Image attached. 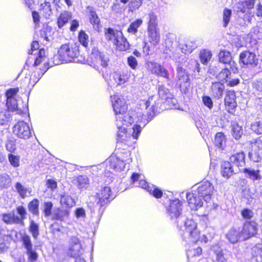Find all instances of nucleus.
Returning <instances> with one entry per match:
<instances>
[{"label":"nucleus","mask_w":262,"mask_h":262,"mask_svg":"<svg viewBox=\"0 0 262 262\" xmlns=\"http://www.w3.org/2000/svg\"><path fill=\"white\" fill-rule=\"evenodd\" d=\"M202 100L204 105L209 109H211L213 107V102L209 96H203L202 97Z\"/></svg>","instance_id":"nucleus-63"},{"label":"nucleus","mask_w":262,"mask_h":262,"mask_svg":"<svg viewBox=\"0 0 262 262\" xmlns=\"http://www.w3.org/2000/svg\"><path fill=\"white\" fill-rule=\"evenodd\" d=\"M133 132L131 134L132 138L133 141H135L137 140L141 130L142 128L140 125L138 124H135L133 127Z\"/></svg>","instance_id":"nucleus-56"},{"label":"nucleus","mask_w":262,"mask_h":262,"mask_svg":"<svg viewBox=\"0 0 262 262\" xmlns=\"http://www.w3.org/2000/svg\"><path fill=\"white\" fill-rule=\"evenodd\" d=\"M123 147L124 146L117 147L118 157L123 161L125 164H130L132 162L131 152L129 150L123 148Z\"/></svg>","instance_id":"nucleus-31"},{"label":"nucleus","mask_w":262,"mask_h":262,"mask_svg":"<svg viewBox=\"0 0 262 262\" xmlns=\"http://www.w3.org/2000/svg\"><path fill=\"white\" fill-rule=\"evenodd\" d=\"M246 155L244 151H241L232 155L230 158V162L237 167H243L245 164Z\"/></svg>","instance_id":"nucleus-27"},{"label":"nucleus","mask_w":262,"mask_h":262,"mask_svg":"<svg viewBox=\"0 0 262 262\" xmlns=\"http://www.w3.org/2000/svg\"><path fill=\"white\" fill-rule=\"evenodd\" d=\"M218 59L220 63L224 64L229 66L230 70L234 73H237L238 72V68L237 63L233 60L232 56L230 52L221 50L218 54Z\"/></svg>","instance_id":"nucleus-15"},{"label":"nucleus","mask_w":262,"mask_h":262,"mask_svg":"<svg viewBox=\"0 0 262 262\" xmlns=\"http://www.w3.org/2000/svg\"><path fill=\"white\" fill-rule=\"evenodd\" d=\"M250 145L252 148L262 147V139L261 137H258L250 142Z\"/></svg>","instance_id":"nucleus-62"},{"label":"nucleus","mask_w":262,"mask_h":262,"mask_svg":"<svg viewBox=\"0 0 262 262\" xmlns=\"http://www.w3.org/2000/svg\"><path fill=\"white\" fill-rule=\"evenodd\" d=\"M232 135L236 140L241 138L243 135V129L238 124H234L232 126Z\"/></svg>","instance_id":"nucleus-51"},{"label":"nucleus","mask_w":262,"mask_h":262,"mask_svg":"<svg viewBox=\"0 0 262 262\" xmlns=\"http://www.w3.org/2000/svg\"><path fill=\"white\" fill-rule=\"evenodd\" d=\"M6 105L8 111L11 112L15 111L17 108V99L6 98Z\"/></svg>","instance_id":"nucleus-48"},{"label":"nucleus","mask_w":262,"mask_h":262,"mask_svg":"<svg viewBox=\"0 0 262 262\" xmlns=\"http://www.w3.org/2000/svg\"><path fill=\"white\" fill-rule=\"evenodd\" d=\"M11 182L10 178L8 175H0V188H7Z\"/></svg>","instance_id":"nucleus-54"},{"label":"nucleus","mask_w":262,"mask_h":262,"mask_svg":"<svg viewBox=\"0 0 262 262\" xmlns=\"http://www.w3.org/2000/svg\"><path fill=\"white\" fill-rule=\"evenodd\" d=\"M27 85H28V84L27 83V84H25L23 86H20V87L9 88L8 89H7L5 92V96L6 98H11V99L16 98V96L17 93L19 92V89H23V88H25V87H26V86H27Z\"/></svg>","instance_id":"nucleus-44"},{"label":"nucleus","mask_w":262,"mask_h":262,"mask_svg":"<svg viewBox=\"0 0 262 262\" xmlns=\"http://www.w3.org/2000/svg\"><path fill=\"white\" fill-rule=\"evenodd\" d=\"M232 15V11L228 8H225L223 12V27L226 28L230 22Z\"/></svg>","instance_id":"nucleus-50"},{"label":"nucleus","mask_w":262,"mask_h":262,"mask_svg":"<svg viewBox=\"0 0 262 262\" xmlns=\"http://www.w3.org/2000/svg\"><path fill=\"white\" fill-rule=\"evenodd\" d=\"M29 231L34 239H37L39 235V225L34 221H30Z\"/></svg>","instance_id":"nucleus-46"},{"label":"nucleus","mask_w":262,"mask_h":262,"mask_svg":"<svg viewBox=\"0 0 262 262\" xmlns=\"http://www.w3.org/2000/svg\"><path fill=\"white\" fill-rule=\"evenodd\" d=\"M71 17V15L68 11H64L60 13L57 18V25L58 27L61 28L68 22Z\"/></svg>","instance_id":"nucleus-35"},{"label":"nucleus","mask_w":262,"mask_h":262,"mask_svg":"<svg viewBox=\"0 0 262 262\" xmlns=\"http://www.w3.org/2000/svg\"><path fill=\"white\" fill-rule=\"evenodd\" d=\"M224 103L227 111L229 114L235 115L236 108L237 105L234 91L228 90L227 91L224 98Z\"/></svg>","instance_id":"nucleus-21"},{"label":"nucleus","mask_w":262,"mask_h":262,"mask_svg":"<svg viewBox=\"0 0 262 262\" xmlns=\"http://www.w3.org/2000/svg\"><path fill=\"white\" fill-rule=\"evenodd\" d=\"M80 55L79 45L73 41L61 45L56 56L61 63H67L78 60Z\"/></svg>","instance_id":"nucleus-5"},{"label":"nucleus","mask_w":262,"mask_h":262,"mask_svg":"<svg viewBox=\"0 0 262 262\" xmlns=\"http://www.w3.org/2000/svg\"><path fill=\"white\" fill-rule=\"evenodd\" d=\"M216 259L215 262H227L226 258L224 257L223 252L221 250L215 252Z\"/></svg>","instance_id":"nucleus-64"},{"label":"nucleus","mask_w":262,"mask_h":262,"mask_svg":"<svg viewBox=\"0 0 262 262\" xmlns=\"http://www.w3.org/2000/svg\"><path fill=\"white\" fill-rule=\"evenodd\" d=\"M149 193L156 199H160L163 194L162 190L158 187L155 186L154 189H148Z\"/></svg>","instance_id":"nucleus-55"},{"label":"nucleus","mask_w":262,"mask_h":262,"mask_svg":"<svg viewBox=\"0 0 262 262\" xmlns=\"http://www.w3.org/2000/svg\"><path fill=\"white\" fill-rule=\"evenodd\" d=\"M8 159L10 165L14 168H17L20 166V156L15 155L14 153H9Z\"/></svg>","instance_id":"nucleus-45"},{"label":"nucleus","mask_w":262,"mask_h":262,"mask_svg":"<svg viewBox=\"0 0 262 262\" xmlns=\"http://www.w3.org/2000/svg\"><path fill=\"white\" fill-rule=\"evenodd\" d=\"M123 162L118 157H112L109 160V165L111 168L116 171L123 170L125 166Z\"/></svg>","instance_id":"nucleus-32"},{"label":"nucleus","mask_w":262,"mask_h":262,"mask_svg":"<svg viewBox=\"0 0 262 262\" xmlns=\"http://www.w3.org/2000/svg\"><path fill=\"white\" fill-rule=\"evenodd\" d=\"M39 202V200L34 198L28 203V208L29 211L34 215L38 216Z\"/></svg>","instance_id":"nucleus-37"},{"label":"nucleus","mask_w":262,"mask_h":262,"mask_svg":"<svg viewBox=\"0 0 262 262\" xmlns=\"http://www.w3.org/2000/svg\"><path fill=\"white\" fill-rule=\"evenodd\" d=\"M130 75L127 71H114L110 74L109 83L111 86H118L127 82Z\"/></svg>","instance_id":"nucleus-14"},{"label":"nucleus","mask_w":262,"mask_h":262,"mask_svg":"<svg viewBox=\"0 0 262 262\" xmlns=\"http://www.w3.org/2000/svg\"><path fill=\"white\" fill-rule=\"evenodd\" d=\"M226 238L232 244H235L242 241V236L241 231H237L235 228H231L226 235Z\"/></svg>","instance_id":"nucleus-30"},{"label":"nucleus","mask_w":262,"mask_h":262,"mask_svg":"<svg viewBox=\"0 0 262 262\" xmlns=\"http://www.w3.org/2000/svg\"><path fill=\"white\" fill-rule=\"evenodd\" d=\"M212 56L211 52L206 49L202 50L199 53L200 61L204 65L207 64L208 62L211 59Z\"/></svg>","instance_id":"nucleus-40"},{"label":"nucleus","mask_w":262,"mask_h":262,"mask_svg":"<svg viewBox=\"0 0 262 262\" xmlns=\"http://www.w3.org/2000/svg\"><path fill=\"white\" fill-rule=\"evenodd\" d=\"M16 211L19 216L11 213H4L2 214V220L4 223L7 225L19 224L24 225V220L27 218V212L26 208L23 205H19L16 207Z\"/></svg>","instance_id":"nucleus-8"},{"label":"nucleus","mask_w":262,"mask_h":262,"mask_svg":"<svg viewBox=\"0 0 262 262\" xmlns=\"http://www.w3.org/2000/svg\"><path fill=\"white\" fill-rule=\"evenodd\" d=\"M256 1L243 0L238 3L237 8L241 12L244 13L247 10H251L254 8Z\"/></svg>","instance_id":"nucleus-33"},{"label":"nucleus","mask_w":262,"mask_h":262,"mask_svg":"<svg viewBox=\"0 0 262 262\" xmlns=\"http://www.w3.org/2000/svg\"><path fill=\"white\" fill-rule=\"evenodd\" d=\"M226 141V138L223 133L218 132L215 134L214 138V144L219 147L223 146V143Z\"/></svg>","instance_id":"nucleus-49"},{"label":"nucleus","mask_w":262,"mask_h":262,"mask_svg":"<svg viewBox=\"0 0 262 262\" xmlns=\"http://www.w3.org/2000/svg\"><path fill=\"white\" fill-rule=\"evenodd\" d=\"M113 199V192L108 186L102 187L95 195L96 203L101 207L106 206Z\"/></svg>","instance_id":"nucleus-13"},{"label":"nucleus","mask_w":262,"mask_h":262,"mask_svg":"<svg viewBox=\"0 0 262 262\" xmlns=\"http://www.w3.org/2000/svg\"><path fill=\"white\" fill-rule=\"evenodd\" d=\"M21 241L24 247L26 249V253L28 255V262L36 261L38 258V254L33 249L30 237L27 234H25L21 236Z\"/></svg>","instance_id":"nucleus-19"},{"label":"nucleus","mask_w":262,"mask_h":262,"mask_svg":"<svg viewBox=\"0 0 262 262\" xmlns=\"http://www.w3.org/2000/svg\"><path fill=\"white\" fill-rule=\"evenodd\" d=\"M161 41L160 30L158 27L157 16L152 12L148 14L147 26V36L143 41L142 49L145 55H148L152 49L159 45Z\"/></svg>","instance_id":"nucleus-1"},{"label":"nucleus","mask_w":262,"mask_h":262,"mask_svg":"<svg viewBox=\"0 0 262 262\" xmlns=\"http://www.w3.org/2000/svg\"><path fill=\"white\" fill-rule=\"evenodd\" d=\"M13 134L19 139L27 140L32 137V129L24 121H18L13 127Z\"/></svg>","instance_id":"nucleus-11"},{"label":"nucleus","mask_w":262,"mask_h":262,"mask_svg":"<svg viewBox=\"0 0 262 262\" xmlns=\"http://www.w3.org/2000/svg\"><path fill=\"white\" fill-rule=\"evenodd\" d=\"M104 34L107 40L113 42L116 51L125 52L130 49V45L121 31L108 28Z\"/></svg>","instance_id":"nucleus-6"},{"label":"nucleus","mask_w":262,"mask_h":262,"mask_svg":"<svg viewBox=\"0 0 262 262\" xmlns=\"http://www.w3.org/2000/svg\"><path fill=\"white\" fill-rule=\"evenodd\" d=\"M6 148L9 153H14L16 149L15 141L11 139L8 140L6 144Z\"/></svg>","instance_id":"nucleus-57"},{"label":"nucleus","mask_w":262,"mask_h":262,"mask_svg":"<svg viewBox=\"0 0 262 262\" xmlns=\"http://www.w3.org/2000/svg\"><path fill=\"white\" fill-rule=\"evenodd\" d=\"M177 72V84L181 92L186 93L189 91L190 86L189 74L182 67H178Z\"/></svg>","instance_id":"nucleus-12"},{"label":"nucleus","mask_w":262,"mask_h":262,"mask_svg":"<svg viewBox=\"0 0 262 262\" xmlns=\"http://www.w3.org/2000/svg\"><path fill=\"white\" fill-rule=\"evenodd\" d=\"M158 93L159 99L162 103L169 105L172 102V95L170 93L169 90L164 85L162 84L159 86Z\"/></svg>","instance_id":"nucleus-25"},{"label":"nucleus","mask_w":262,"mask_h":262,"mask_svg":"<svg viewBox=\"0 0 262 262\" xmlns=\"http://www.w3.org/2000/svg\"><path fill=\"white\" fill-rule=\"evenodd\" d=\"M78 39L79 43L85 48H88L89 37L84 30H80L78 32Z\"/></svg>","instance_id":"nucleus-43"},{"label":"nucleus","mask_w":262,"mask_h":262,"mask_svg":"<svg viewBox=\"0 0 262 262\" xmlns=\"http://www.w3.org/2000/svg\"><path fill=\"white\" fill-rule=\"evenodd\" d=\"M224 89V83L219 81L214 82L211 85L210 92L214 98L220 99L223 96Z\"/></svg>","instance_id":"nucleus-26"},{"label":"nucleus","mask_w":262,"mask_h":262,"mask_svg":"<svg viewBox=\"0 0 262 262\" xmlns=\"http://www.w3.org/2000/svg\"><path fill=\"white\" fill-rule=\"evenodd\" d=\"M186 198L188 205L192 210H197L203 205V199L194 190L188 192Z\"/></svg>","instance_id":"nucleus-24"},{"label":"nucleus","mask_w":262,"mask_h":262,"mask_svg":"<svg viewBox=\"0 0 262 262\" xmlns=\"http://www.w3.org/2000/svg\"><path fill=\"white\" fill-rule=\"evenodd\" d=\"M86 14L90 23L93 27V28L97 32H100L102 28V25L101 24L100 18H99L96 9L91 6H86Z\"/></svg>","instance_id":"nucleus-20"},{"label":"nucleus","mask_w":262,"mask_h":262,"mask_svg":"<svg viewBox=\"0 0 262 262\" xmlns=\"http://www.w3.org/2000/svg\"><path fill=\"white\" fill-rule=\"evenodd\" d=\"M143 20L141 18H138L130 23L127 29V32L133 35H136L138 32V29L142 25Z\"/></svg>","instance_id":"nucleus-36"},{"label":"nucleus","mask_w":262,"mask_h":262,"mask_svg":"<svg viewBox=\"0 0 262 262\" xmlns=\"http://www.w3.org/2000/svg\"><path fill=\"white\" fill-rule=\"evenodd\" d=\"M180 235L184 241H188L192 244H196L199 242L206 243L208 242L206 235H201L197 223L191 219L186 220L184 223V229L181 231Z\"/></svg>","instance_id":"nucleus-3"},{"label":"nucleus","mask_w":262,"mask_h":262,"mask_svg":"<svg viewBox=\"0 0 262 262\" xmlns=\"http://www.w3.org/2000/svg\"><path fill=\"white\" fill-rule=\"evenodd\" d=\"M112 107L116 117L117 125L132 124V117L127 113L128 105L125 99L117 95L111 96Z\"/></svg>","instance_id":"nucleus-2"},{"label":"nucleus","mask_w":262,"mask_h":262,"mask_svg":"<svg viewBox=\"0 0 262 262\" xmlns=\"http://www.w3.org/2000/svg\"><path fill=\"white\" fill-rule=\"evenodd\" d=\"M53 203L51 201L45 202L42 212L45 216L48 217L51 215L53 208Z\"/></svg>","instance_id":"nucleus-53"},{"label":"nucleus","mask_w":262,"mask_h":262,"mask_svg":"<svg viewBox=\"0 0 262 262\" xmlns=\"http://www.w3.org/2000/svg\"><path fill=\"white\" fill-rule=\"evenodd\" d=\"M202 253V248L198 246L195 248H189L187 250V254L188 257H198L200 256Z\"/></svg>","instance_id":"nucleus-52"},{"label":"nucleus","mask_w":262,"mask_h":262,"mask_svg":"<svg viewBox=\"0 0 262 262\" xmlns=\"http://www.w3.org/2000/svg\"><path fill=\"white\" fill-rule=\"evenodd\" d=\"M15 188L21 199L26 198L32 193L31 188L25 187L20 182L15 183Z\"/></svg>","instance_id":"nucleus-34"},{"label":"nucleus","mask_w":262,"mask_h":262,"mask_svg":"<svg viewBox=\"0 0 262 262\" xmlns=\"http://www.w3.org/2000/svg\"><path fill=\"white\" fill-rule=\"evenodd\" d=\"M243 218L245 220H251L254 215L253 211L249 208H244L241 212Z\"/></svg>","instance_id":"nucleus-59"},{"label":"nucleus","mask_w":262,"mask_h":262,"mask_svg":"<svg viewBox=\"0 0 262 262\" xmlns=\"http://www.w3.org/2000/svg\"><path fill=\"white\" fill-rule=\"evenodd\" d=\"M130 125H117L118 128L117 135V147L124 146L129 147L136 143L135 141L133 140L131 134L128 132L127 128L125 127V126H128Z\"/></svg>","instance_id":"nucleus-9"},{"label":"nucleus","mask_w":262,"mask_h":262,"mask_svg":"<svg viewBox=\"0 0 262 262\" xmlns=\"http://www.w3.org/2000/svg\"><path fill=\"white\" fill-rule=\"evenodd\" d=\"M82 249V247L79 238L77 236H72L70 239L67 255L71 257L79 256Z\"/></svg>","instance_id":"nucleus-22"},{"label":"nucleus","mask_w":262,"mask_h":262,"mask_svg":"<svg viewBox=\"0 0 262 262\" xmlns=\"http://www.w3.org/2000/svg\"><path fill=\"white\" fill-rule=\"evenodd\" d=\"M214 190L213 186L209 181L202 183L197 189L194 190L197 194L206 202L211 200Z\"/></svg>","instance_id":"nucleus-17"},{"label":"nucleus","mask_w":262,"mask_h":262,"mask_svg":"<svg viewBox=\"0 0 262 262\" xmlns=\"http://www.w3.org/2000/svg\"><path fill=\"white\" fill-rule=\"evenodd\" d=\"M221 173L222 176L227 179H229L235 172L231 163L225 161L223 162L221 166Z\"/></svg>","instance_id":"nucleus-28"},{"label":"nucleus","mask_w":262,"mask_h":262,"mask_svg":"<svg viewBox=\"0 0 262 262\" xmlns=\"http://www.w3.org/2000/svg\"><path fill=\"white\" fill-rule=\"evenodd\" d=\"M127 62L129 67L133 70H136L138 67V61L133 56H129L127 58Z\"/></svg>","instance_id":"nucleus-60"},{"label":"nucleus","mask_w":262,"mask_h":262,"mask_svg":"<svg viewBox=\"0 0 262 262\" xmlns=\"http://www.w3.org/2000/svg\"><path fill=\"white\" fill-rule=\"evenodd\" d=\"M87 61L91 66L98 70L100 68H106L108 66L109 59L97 48L94 47L87 58Z\"/></svg>","instance_id":"nucleus-7"},{"label":"nucleus","mask_w":262,"mask_h":262,"mask_svg":"<svg viewBox=\"0 0 262 262\" xmlns=\"http://www.w3.org/2000/svg\"><path fill=\"white\" fill-rule=\"evenodd\" d=\"M73 183L79 189H86L89 184L90 181L88 177L83 175H79L73 180Z\"/></svg>","instance_id":"nucleus-29"},{"label":"nucleus","mask_w":262,"mask_h":262,"mask_svg":"<svg viewBox=\"0 0 262 262\" xmlns=\"http://www.w3.org/2000/svg\"><path fill=\"white\" fill-rule=\"evenodd\" d=\"M69 214L70 211L69 209L61 207L57 208L54 215V219L62 221L65 217L68 216Z\"/></svg>","instance_id":"nucleus-39"},{"label":"nucleus","mask_w":262,"mask_h":262,"mask_svg":"<svg viewBox=\"0 0 262 262\" xmlns=\"http://www.w3.org/2000/svg\"><path fill=\"white\" fill-rule=\"evenodd\" d=\"M143 0H131L129 3V8L132 11L138 9L142 5Z\"/></svg>","instance_id":"nucleus-58"},{"label":"nucleus","mask_w":262,"mask_h":262,"mask_svg":"<svg viewBox=\"0 0 262 262\" xmlns=\"http://www.w3.org/2000/svg\"><path fill=\"white\" fill-rule=\"evenodd\" d=\"M33 66L36 67V68L30 75V83L32 85L35 84L50 68L48 58L44 49H39Z\"/></svg>","instance_id":"nucleus-4"},{"label":"nucleus","mask_w":262,"mask_h":262,"mask_svg":"<svg viewBox=\"0 0 262 262\" xmlns=\"http://www.w3.org/2000/svg\"><path fill=\"white\" fill-rule=\"evenodd\" d=\"M230 70V69H229L228 68H224L222 69L217 75V78L220 81L219 82L224 83H227L231 75Z\"/></svg>","instance_id":"nucleus-38"},{"label":"nucleus","mask_w":262,"mask_h":262,"mask_svg":"<svg viewBox=\"0 0 262 262\" xmlns=\"http://www.w3.org/2000/svg\"><path fill=\"white\" fill-rule=\"evenodd\" d=\"M51 30V27L48 26L43 27V28L39 31L40 37L46 40H49L48 33L50 32Z\"/></svg>","instance_id":"nucleus-61"},{"label":"nucleus","mask_w":262,"mask_h":262,"mask_svg":"<svg viewBox=\"0 0 262 262\" xmlns=\"http://www.w3.org/2000/svg\"><path fill=\"white\" fill-rule=\"evenodd\" d=\"M243 172L245 173L246 177L251 179L253 181L259 180L261 178L260 176V170H252L247 168H244L243 169Z\"/></svg>","instance_id":"nucleus-41"},{"label":"nucleus","mask_w":262,"mask_h":262,"mask_svg":"<svg viewBox=\"0 0 262 262\" xmlns=\"http://www.w3.org/2000/svg\"><path fill=\"white\" fill-rule=\"evenodd\" d=\"M258 224L254 221L249 220L245 221L242 225L241 234L242 241H248L255 237L258 234Z\"/></svg>","instance_id":"nucleus-10"},{"label":"nucleus","mask_w":262,"mask_h":262,"mask_svg":"<svg viewBox=\"0 0 262 262\" xmlns=\"http://www.w3.org/2000/svg\"><path fill=\"white\" fill-rule=\"evenodd\" d=\"M250 128L257 135L262 134V119H258L252 123Z\"/></svg>","instance_id":"nucleus-47"},{"label":"nucleus","mask_w":262,"mask_h":262,"mask_svg":"<svg viewBox=\"0 0 262 262\" xmlns=\"http://www.w3.org/2000/svg\"><path fill=\"white\" fill-rule=\"evenodd\" d=\"M239 63L247 68H253L257 65L258 59L254 53L245 50L239 54Z\"/></svg>","instance_id":"nucleus-16"},{"label":"nucleus","mask_w":262,"mask_h":262,"mask_svg":"<svg viewBox=\"0 0 262 262\" xmlns=\"http://www.w3.org/2000/svg\"><path fill=\"white\" fill-rule=\"evenodd\" d=\"M61 205L66 206V209L69 210L70 208L74 206L75 203L74 199L70 195H62L60 199Z\"/></svg>","instance_id":"nucleus-42"},{"label":"nucleus","mask_w":262,"mask_h":262,"mask_svg":"<svg viewBox=\"0 0 262 262\" xmlns=\"http://www.w3.org/2000/svg\"><path fill=\"white\" fill-rule=\"evenodd\" d=\"M183 203L178 198L170 201L169 205L166 208V212L170 219L178 218L182 210Z\"/></svg>","instance_id":"nucleus-18"},{"label":"nucleus","mask_w":262,"mask_h":262,"mask_svg":"<svg viewBox=\"0 0 262 262\" xmlns=\"http://www.w3.org/2000/svg\"><path fill=\"white\" fill-rule=\"evenodd\" d=\"M149 71L152 74L169 79V72L163 66L155 61H149L147 63Z\"/></svg>","instance_id":"nucleus-23"}]
</instances>
